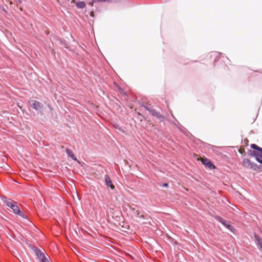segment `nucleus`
<instances>
[{
    "label": "nucleus",
    "instance_id": "1",
    "mask_svg": "<svg viewBox=\"0 0 262 262\" xmlns=\"http://www.w3.org/2000/svg\"><path fill=\"white\" fill-rule=\"evenodd\" d=\"M3 201L6 205L13 210V212L23 218L27 219L26 215L19 209L18 206L16 205V203L11 200H8L6 197L2 198Z\"/></svg>",
    "mask_w": 262,
    "mask_h": 262
},
{
    "label": "nucleus",
    "instance_id": "2",
    "mask_svg": "<svg viewBox=\"0 0 262 262\" xmlns=\"http://www.w3.org/2000/svg\"><path fill=\"white\" fill-rule=\"evenodd\" d=\"M250 147L255 150H250V155L252 157H255L256 160L262 164V148L255 144H251Z\"/></svg>",
    "mask_w": 262,
    "mask_h": 262
},
{
    "label": "nucleus",
    "instance_id": "3",
    "mask_svg": "<svg viewBox=\"0 0 262 262\" xmlns=\"http://www.w3.org/2000/svg\"><path fill=\"white\" fill-rule=\"evenodd\" d=\"M31 106L35 110L39 111L42 108L43 105L38 101L31 100L30 102Z\"/></svg>",
    "mask_w": 262,
    "mask_h": 262
},
{
    "label": "nucleus",
    "instance_id": "4",
    "mask_svg": "<svg viewBox=\"0 0 262 262\" xmlns=\"http://www.w3.org/2000/svg\"><path fill=\"white\" fill-rule=\"evenodd\" d=\"M34 251L37 256V258L40 261L43 258H46V256L44 254L43 252H42L40 249L34 248Z\"/></svg>",
    "mask_w": 262,
    "mask_h": 262
},
{
    "label": "nucleus",
    "instance_id": "5",
    "mask_svg": "<svg viewBox=\"0 0 262 262\" xmlns=\"http://www.w3.org/2000/svg\"><path fill=\"white\" fill-rule=\"evenodd\" d=\"M150 113L155 117H156L157 118H158L160 121H164V117L163 116L160 114L159 112H158L156 110L152 108Z\"/></svg>",
    "mask_w": 262,
    "mask_h": 262
},
{
    "label": "nucleus",
    "instance_id": "6",
    "mask_svg": "<svg viewBox=\"0 0 262 262\" xmlns=\"http://www.w3.org/2000/svg\"><path fill=\"white\" fill-rule=\"evenodd\" d=\"M202 163L203 164L206 165L210 169H214L215 168L212 163L206 158L203 159Z\"/></svg>",
    "mask_w": 262,
    "mask_h": 262
},
{
    "label": "nucleus",
    "instance_id": "7",
    "mask_svg": "<svg viewBox=\"0 0 262 262\" xmlns=\"http://www.w3.org/2000/svg\"><path fill=\"white\" fill-rule=\"evenodd\" d=\"M104 179L106 185L110 187L112 189H114L115 188V186L113 184L112 181L108 176L105 175Z\"/></svg>",
    "mask_w": 262,
    "mask_h": 262
},
{
    "label": "nucleus",
    "instance_id": "8",
    "mask_svg": "<svg viewBox=\"0 0 262 262\" xmlns=\"http://www.w3.org/2000/svg\"><path fill=\"white\" fill-rule=\"evenodd\" d=\"M66 151L67 154H68L69 157H70L71 158H72L73 160H74L75 161H78L77 159L76 158V157L75 156L74 154L73 153V152L70 149H69V148H67L66 149Z\"/></svg>",
    "mask_w": 262,
    "mask_h": 262
},
{
    "label": "nucleus",
    "instance_id": "9",
    "mask_svg": "<svg viewBox=\"0 0 262 262\" xmlns=\"http://www.w3.org/2000/svg\"><path fill=\"white\" fill-rule=\"evenodd\" d=\"M214 217L216 221L220 222L223 225H226L227 221L225 220V219H224L223 218H222V217L218 216V215H215V216H214Z\"/></svg>",
    "mask_w": 262,
    "mask_h": 262
},
{
    "label": "nucleus",
    "instance_id": "10",
    "mask_svg": "<svg viewBox=\"0 0 262 262\" xmlns=\"http://www.w3.org/2000/svg\"><path fill=\"white\" fill-rule=\"evenodd\" d=\"M118 0H93L92 2H90L89 5L91 6H93L94 3H97L100 2H112L113 1L117 2Z\"/></svg>",
    "mask_w": 262,
    "mask_h": 262
},
{
    "label": "nucleus",
    "instance_id": "11",
    "mask_svg": "<svg viewBox=\"0 0 262 262\" xmlns=\"http://www.w3.org/2000/svg\"><path fill=\"white\" fill-rule=\"evenodd\" d=\"M254 236H255V239L257 242V243L259 244V245L261 248V251H262V238H260L259 236V235H256V234H255Z\"/></svg>",
    "mask_w": 262,
    "mask_h": 262
},
{
    "label": "nucleus",
    "instance_id": "12",
    "mask_svg": "<svg viewBox=\"0 0 262 262\" xmlns=\"http://www.w3.org/2000/svg\"><path fill=\"white\" fill-rule=\"evenodd\" d=\"M225 227H227L229 230H230L233 233H235L236 230L231 225L229 224L227 222V221L226 222V225H224Z\"/></svg>",
    "mask_w": 262,
    "mask_h": 262
},
{
    "label": "nucleus",
    "instance_id": "13",
    "mask_svg": "<svg viewBox=\"0 0 262 262\" xmlns=\"http://www.w3.org/2000/svg\"><path fill=\"white\" fill-rule=\"evenodd\" d=\"M76 6L79 8H83L85 7V4L84 2H78L76 3Z\"/></svg>",
    "mask_w": 262,
    "mask_h": 262
},
{
    "label": "nucleus",
    "instance_id": "14",
    "mask_svg": "<svg viewBox=\"0 0 262 262\" xmlns=\"http://www.w3.org/2000/svg\"><path fill=\"white\" fill-rule=\"evenodd\" d=\"M143 106L144 107L145 110L149 111V112L151 111L150 110H151L153 108L150 104L143 105Z\"/></svg>",
    "mask_w": 262,
    "mask_h": 262
},
{
    "label": "nucleus",
    "instance_id": "15",
    "mask_svg": "<svg viewBox=\"0 0 262 262\" xmlns=\"http://www.w3.org/2000/svg\"><path fill=\"white\" fill-rule=\"evenodd\" d=\"M40 262H49L48 258L47 257L43 258V259L40 261Z\"/></svg>",
    "mask_w": 262,
    "mask_h": 262
},
{
    "label": "nucleus",
    "instance_id": "16",
    "mask_svg": "<svg viewBox=\"0 0 262 262\" xmlns=\"http://www.w3.org/2000/svg\"><path fill=\"white\" fill-rule=\"evenodd\" d=\"M15 2H17L19 4H21L22 3V1L21 0H14Z\"/></svg>",
    "mask_w": 262,
    "mask_h": 262
},
{
    "label": "nucleus",
    "instance_id": "17",
    "mask_svg": "<svg viewBox=\"0 0 262 262\" xmlns=\"http://www.w3.org/2000/svg\"><path fill=\"white\" fill-rule=\"evenodd\" d=\"M168 183H164V184H163V187H167V186H168Z\"/></svg>",
    "mask_w": 262,
    "mask_h": 262
},
{
    "label": "nucleus",
    "instance_id": "18",
    "mask_svg": "<svg viewBox=\"0 0 262 262\" xmlns=\"http://www.w3.org/2000/svg\"><path fill=\"white\" fill-rule=\"evenodd\" d=\"M137 214L139 215V212H138V211H137Z\"/></svg>",
    "mask_w": 262,
    "mask_h": 262
}]
</instances>
